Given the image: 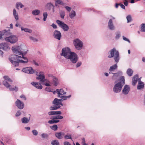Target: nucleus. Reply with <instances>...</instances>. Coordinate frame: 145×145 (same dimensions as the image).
I'll list each match as a JSON object with an SVG mask.
<instances>
[{"mask_svg": "<svg viewBox=\"0 0 145 145\" xmlns=\"http://www.w3.org/2000/svg\"><path fill=\"white\" fill-rule=\"evenodd\" d=\"M21 29L22 31H24L25 32L31 33L32 32V31L31 29L26 28H24L23 27H21Z\"/></svg>", "mask_w": 145, "mask_h": 145, "instance_id": "c756f323", "label": "nucleus"}, {"mask_svg": "<svg viewBox=\"0 0 145 145\" xmlns=\"http://www.w3.org/2000/svg\"><path fill=\"white\" fill-rule=\"evenodd\" d=\"M43 20L45 21L46 20L48 14L46 12H45L43 13Z\"/></svg>", "mask_w": 145, "mask_h": 145, "instance_id": "37998d69", "label": "nucleus"}, {"mask_svg": "<svg viewBox=\"0 0 145 145\" xmlns=\"http://www.w3.org/2000/svg\"><path fill=\"white\" fill-rule=\"evenodd\" d=\"M81 64H82V63L81 62H80V61L78 62L77 63L76 65V67L78 68V67H80L81 66Z\"/></svg>", "mask_w": 145, "mask_h": 145, "instance_id": "052dcab7", "label": "nucleus"}, {"mask_svg": "<svg viewBox=\"0 0 145 145\" xmlns=\"http://www.w3.org/2000/svg\"><path fill=\"white\" fill-rule=\"evenodd\" d=\"M61 112L60 111H52L49 112H48V114L49 116H51L54 115L61 114Z\"/></svg>", "mask_w": 145, "mask_h": 145, "instance_id": "b1692460", "label": "nucleus"}, {"mask_svg": "<svg viewBox=\"0 0 145 145\" xmlns=\"http://www.w3.org/2000/svg\"><path fill=\"white\" fill-rule=\"evenodd\" d=\"M122 72L120 71H118L116 73H114V76H112V78H114V77H118L119 76V75H122Z\"/></svg>", "mask_w": 145, "mask_h": 145, "instance_id": "e433bc0d", "label": "nucleus"}, {"mask_svg": "<svg viewBox=\"0 0 145 145\" xmlns=\"http://www.w3.org/2000/svg\"><path fill=\"white\" fill-rule=\"evenodd\" d=\"M59 121V120H50L48 121V123L50 124L55 123L58 122Z\"/></svg>", "mask_w": 145, "mask_h": 145, "instance_id": "79ce46f5", "label": "nucleus"}, {"mask_svg": "<svg viewBox=\"0 0 145 145\" xmlns=\"http://www.w3.org/2000/svg\"><path fill=\"white\" fill-rule=\"evenodd\" d=\"M82 143L83 145H86V144L85 143V141L84 138H83L82 139Z\"/></svg>", "mask_w": 145, "mask_h": 145, "instance_id": "774afa93", "label": "nucleus"}, {"mask_svg": "<svg viewBox=\"0 0 145 145\" xmlns=\"http://www.w3.org/2000/svg\"><path fill=\"white\" fill-rule=\"evenodd\" d=\"M123 40L125 41H127L129 43H130L131 42L127 38H126L124 36H123Z\"/></svg>", "mask_w": 145, "mask_h": 145, "instance_id": "864d4df0", "label": "nucleus"}, {"mask_svg": "<svg viewBox=\"0 0 145 145\" xmlns=\"http://www.w3.org/2000/svg\"><path fill=\"white\" fill-rule=\"evenodd\" d=\"M52 145H59V143L57 140H54L51 142Z\"/></svg>", "mask_w": 145, "mask_h": 145, "instance_id": "58836bf2", "label": "nucleus"}, {"mask_svg": "<svg viewBox=\"0 0 145 145\" xmlns=\"http://www.w3.org/2000/svg\"><path fill=\"white\" fill-rule=\"evenodd\" d=\"M42 71H39V74L36 77L37 80H40V82L42 81L45 78V76Z\"/></svg>", "mask_w": 145, "mask_h": 145, "instance_id": "6ab92c4d", "label": "nucleus"}, {"mask_svg": "<svg viewBox=\"0 0 145 145\" xmlns=\"http://www.w3.org/2000/svg\"><path fill=\"white\" fill-rule=\"evenodd\" d=\"M13 15L16 20H18L19 19V18L18 13L15 8L13 9Z\"/></svg>", "mask_w": 145, "mask_h": 145, "instance_id": "5701e85b", "label": "nucleus"}, {"mask_svg": "<svg viewBox=\"0 0 145 145\" xmlns=\"http://www.w3.org/2000/svg\"><path fill=\"white\" fill-rule=\"evenodd\" d=\"M33 135L35 136H37L38 135V132L37 130L35 129L33 130L32 131Z\"/></svg>", "mask_w": 145, "mask_h": 145, "instance_id": "603ef678", "label": "nucleus"}, {"mask_svg": "<svg viewBox=\"0 0 145 145\" xmlns=\"http://www.w3.org/2000/svg\"><path fill=\"white\" fill-rule=\"evenodd\" d=\"M118 68L117 64H115L111 66L109 69V71L110 72L113 71Z\"/></svg>", "mask_w": 145, "mask_h": 145, "instance_id": "bb28decb", "label": "nucleus"}, {"mask_svg": "<svg viewBox=\"0 0 145 145\" xmlns=\"http://www.w3.org/2000/svg\"><path fill=\"white\" fill-rule=\"evenodd\" d=\"M5 40L7 42H9L11 44H14L17 41L18 39L17 36L12 35L5 38Z\"/></svg>", "mask_w": 145, "mask_h": 145, "instance_id": "6e6552de", "label": "nucleus"}, {"mask_svg": "<svg viewBox=\"0 0 145 145\" xmlns=\"http://www.w3.org/2000/svg\"><path fill=\"white\" fill-rule=\"evenodd\" d=\"M29 38L30 40L33 42H37L38 41V40L37 39L32 36H29Z\"/></svg>", "mask_w": 145, "mask_h": 145, "instance_id": "a19ab883", "label": "nucleus"}, {"mask_svg": "<svg viewBox=\"0 0 145 145\" xmlns=\"http://www.w3.org/2000/svg\"><path fill=\"white\" fill-rule=\"evenodd\" d=\"M3 78L5 80H8V81L9 82H12V80L10 79L8 76H3Z\"/></svg>", "mask_w": 145, "mask_h": 145, "instance_id": "49530a36", "label": "nucleus"}, {"mask_svg": "<svg viewBox=\"0 0 145 145\" xmlns=\"http://www.w3.org/2000/svg\"><path fill=\"white\" fill-rule=\"evenodd\" d=\"M126 72L128 76H131L132 75L133 71L132 69L129 68L127 70Z\"/></svg>", "mask_w": 145, "mask_h": 145, "instance_id": "7c9ffc66", "label": "nucleus"}, {"mask_svg": "<svg viewBox=\"0 0 145 145\" xmlns=\"http://www.w3.org/2000/svg\"><path fill=\"white\" fill-rule=\"evenodd\" d=\"M0 48L4 51H8L10 49V48L7 43H2L0 44Z\"/></svg>", "mask_w": 145, "mask_h": 145, "instance_id": "9b49d317", "label": "nucleus"}, {"mask_svg": "<svg viewBox=\"0 0 145 145\" xmlns=\"http://www.w3.org/2000/svg\"><path fill=\"white\" fill-rule=\"evenodd\" d=\"M53 36L56 39L60 40L61 37V35L60 32L58 30H55L53 33Z\"/></svg>", "mask_w": 145, "mask_h": 145, "instance_id": "f8f14e48", "label": "nucleus"}, {"mask_svg": "<svg viewBox=\"0 0 145 145\" xmlns=\"http://www.w3.org/2000/svg\"><path fill=\"white\" fill-rule=\"evenodd\" d=\"M125 84V78L124 76H121L120 82L116 84L113 88V91L116 93H120L121 91L123 86Z\"/></svg>", "mask_w": 145, "mask_h": 145, "instance_id": "f03ea898", "label": "nucleus"}, {"mask_svg": "<svg viewBox=\"0 0 145 145\" xmlns=\"http://www.w3.org/2000/svg\"><path fill=\"white\" fill-rule=\"evenodd\" d=\"M63 101V99H58L57 98H55L52 102V103L54 105L50 107V109L51 110H53L60 108L61 105H63L61 102Z\"/></svg>", "mask_w": 145, "mask_h": 145, "instance_id": "20e7f679", "label": "nucleus"}, {"mask_svg": "<svg viewBox=\"0 0 145 145\" xmlns=\"http://www.w3.org/2000/svg\"><path fill=\"white\" fill-rule=\"evenodd\" d=\"M41 136L42 138H47L48 137V135L47 134L43 133L41 134Z\"/></svg>", "mask_w": 145, "mask_h": 145, "instance_id": "a18cd8bd", "label": "nucleus"}, {"mask_svg": "<svg viewBox=\"0 0 145 145\" xmlns=\"http://www.w3.org/2000/svg\"><path fill=\"white\" fill-rule=\"evenodd\" d=\"M33 73H35L36 74L37 76H38L39 74V71L37 69L34 70L33 69Z\"/></svg>", "mask_w": 145, "mask_h": 145, "instance_id": "8fccbe9b", "label": "nucleus"}, {"mask_svg": "<svg viewBox=\"0 0 145 145\" xmlns=\"http://www.w3.org/2000/svg\"><path fill=\"white\" fill-rule=\"evenodd\" d=\"M51 128L54 131H56L57 129V126L56 125H54L51 127Z\"/></svg>", "mask_w": 145, "mask_h": 145, "instance_id": "3c124183", "label": "nucleus"}, {"mask_svg": "<svg viewBox=\"0 0 145 145\" xmlns=\"http://www.w3.org/2000/svg\"><path fill=\"white\" fill-rule=\"evenodd\" d=\"M76 15V13L74 11L72 10V11L69 14L70 17L71 19L72 18L74 17Z\"/></svg>", "mask_w": 145, "mask_h": 145, "instance_id": "f704fd0d", "label": "nucleus"}, {"mask_svg": "<svg viewBox=\"0 0 145 145\" xmlns=\"http://www.w3.org/2000/svg\"><path fill=\"white\" fill-rule=\"evenodd\" d=\"M115 39L116 40H118L121 37V32L120 31H116L115 33Z\"/></svg>", "mask_w": 145, "mask_h": 145, "instance_id": "473e14b6", "label": "nucleus"}, {"mask_svg": "<svg viewBox=\"0 0 145 145\" xmlns=\"http://www.w3.org/2000/svg\"><path fill=\"white\" fill-rule=\"evenodd\" d=\"M64 135V133L63 132L56 133H55V136L58 139H61L63 138V136Z\"/></svg>", "mask_w": 145, "mask_h": 145, "instance_id": "412c9836", "label": "nucleus"}, {"mask_svg": "<svg viewBox=\"0 0 145 145\" xmlns=\"http://www.w3.org/2000/svg\"><path fill=\"white\" fill-rule=\"evenodd\" d=\"M40 82L42 84V83H43L44 82H50L48 80H47L46 79H45L44 78V79L43 80V81H41Z\"/></svg>", "mask_w": 145, "mask_h": 145, "instance_id": "13d9d810", "label": "nucleus"}, {"mask_svg": "<svg viewBox=\"0 0 145 145\" xmlns=\"http://www.w3.org/2000/svg\"><path fill=\"white\" fill-rule=\"evenodd\" d=\"M121 7L124 9H125V6L121 4H120Z\"/></svg>", "mask_w": 145, "mask_h": 145, "instance_id": "338daca9", "label": "nucleus"}, {"mask_svg": "<svg viewBox=\"0 0 145 145\" xmlns=\"http://www.w3.org/2000/svg\"><path fill=\"white\" fill-rule=\"evenodd\" d=\"M114 57L115 61L116 63H118L120 59L119 53L115 48L111 50L108 53V57L110 58Z\"/></svg>", "mask_w": 145, "mask_h": 145, "instance_id": "7ed1b4c3", "label": "nucleus"}, {"mask_svg": "<svg viewBox=\"0 0 145 145\" xmlns=\"http://www.w3.org/2000/svg\"><path fill=\"white\" fill-rule=\"evenodd\" d=\"M48 77L51 78H52V79L54 78V77L55 76H53L52 74H49L48 75Z\"/></svg>", "mask_w": 145, "mask_h": 145, "instance_id": "0e129e2a", "label": "nucleus"}, {"mask_svg": "<svg viewBox=\"0 0 145 145\" xmlns=\"http://www.w3.org/2000/svg\"><path fill=\"white\" fill-rule=\"evenodd\" d=\"M67 59H70L72 63H75L78 60V56L75 53L72 52Z\"/></svg>", "mask_w": 145, "mask_h": 145, "instance_id": "423d86ee", "label": "nucleus"}, {"mask_svg": "<svg viewBox=\"0 0 145 145\" xmlns=\"http://www.w3.org/2000/svg\"><path fill=\"white\" fill-rule=\"evenodd\" d=\"M31 84L38 89H41L42 88V87L40 83L32 82Z\"/></svg>", "mask_w": 145, "mask_h": 145, "instance_id": "aec40b11", "label": "nucleus"}, {"mask_svg": "<svg viewBox=\"0 0 145 145\" xmlns=\"http://www.w3.org/2000/svg\"><path fill=\"white\" fill-rule=\"evenodd\" d=\"M22 122L24 123H28L29 121V119L27 118L24 117L21 119Z\"/></svg>", "mask_w": 145, "mask_h": 145, "instance_id": "72a5a7b5", "label": "nucleus"}, {"mask_svg": "<svg viewBox=\"0 0 145 145\" xmlns=\"http://www.w3.org/2000/svg\"><path fill=\"white\" fill-rule=\"evenodd\" d=\"M60 16L61 18L63 19L65 15V13L63 11H61L59 12Z\"/></svg>", "mask_w": 145, "mask_h": 145, "instance_id": "4c0bfd02", "label": "nucleus"}, {"mask_svg": "<svg viewBox=\"0 0 145 145\" xmlns=\"http://www.w3.org/2000/svg\"><path fill=\"white\" fill-rule=\"evenodd\" d=\"M126 18L127 20V22L129 23L131 22L132 20L131 18L130 15H129L126 17Z\"/></svg>", "mask_w": 145, "mask_h": 145, "instance_id": "de8ad7c7", "label": "nucleus"}, {"mask_svg": "<svg viewBox=\"0 0 145 145\" xmlns=\"http://www.w3.org/2000/svg\"><path fill=\"white\" fill-rule=\"evenodd\" d=\"M10 30L9 29L7 31L4 30L3 31H0V39L3 38L5 39V38L8 37L10 34Z\"/></svg>", "mask_w": 145, "mask_h": 145, "instance_id": "9d476101", "label": "nucleus"}, {"mask_svg": "<svg viewBox=\"0 0 145 145\" xmlns=\"http://www.w3.org/2000/svg\"><path fill=\"white\" fill-rule=\"evenodd\" d=\"M56 22L59 26L60 28H61L64 31H67L69 30V27L66 24H65L63 22L59 20H57L56 21Z\"/></svg>", "mask_w": 145, "mask_h": 145, "instance_id": "1a4fd4ad", "label": "nucleus"}, {"mask_svg": "<svg viewBox=\"0 0 145 145\" xmlns=\"http://www.w3.org/2000/svg\"><path fill=\"white\" fill-rule=\"evenodd\" d=\"M63 117L60 115H58V116H52L50 119L52 120H57V119H63Z\"/></svg>", "mask_w": 145, "mask_h": 145, "instance_id": "cd10ccee", "label": "nucleus"}, {"mask_svg": "<svg viewBox=\"0 0 145 145\" xmlns=\"http://www.w3.org/2000/svg\"><path fill=\"white\" fill-rule=\"evenodd\" d=\"M52 82L53 85L55 86H57L59 84V80L55 76L52 79Z\"/></svg>", "mask_w": 145, "mask_h": 145, "instance_id": "393cba45", "label": "nucleus"}, {"mask_svg": "<svg viewBox=\"0 0 145 145\" xmlns=\"http://www.w3.org/2000/svg\"><path fill=\"white\" fill-rule=\"evenodd\" d=\"M9 90L10 91H12L14 90L16 92L18 91V89L16 86H15V88H12L11 87H9Z\"/></svg>", "mask_w": 145, "mask_h": 145, "instance_id": "c03bdc74", "label": "nucleus"}, {"mask_svg": "<svg viewBox=\"0 0 145 145\" xmlns=\"http://www.w3.org/2000/svg\"><path fill=\"white\" fill-rule=\"evenodd\" d=\"M12 49L14 53L20 55H15L9 58V60L14 67L18 66L19 63L24 64L28 62V59L24 56L27 51H24L21 47L19 46H13Z\"/></svg>", "mask_w": 145, "mask_h": 145, "instance_id": "f257e3e1", "label": "nucleus"}, {"mask_svg": "<svg viewBox=\"0 0 145 145\" xmlns=\"http://www.w3.org/2000/svg\"><path fill=\"white\" fill-rule=\"evenodd\" d=\"M22 71L25 73L30 74H33V68L31 67L23 68Z\"/></svg>", "mask_w": 145, "mask_h": 145, "instance_id": "ddd939ff", "label": "nucleus"}, {"mask_svg": "<svg viewBox=\"0 0 145 145\" xmlns=\"http://www.w3.org/2000/svg\"><path fill=\"white\" fill-rule=\"evenodd\" d=\"M21 112L20 110H19L16 113V117H18L21 114Z\"/></svg>", "mask_w": 145, "mask_h": 145, "instance_id": "6e6d98bb", "label": "nucleus"}, {"mask_svg": "<svg viewBox=\"0 0 145 145\" xmlns=\"http://www.w3.org/2000/svg\"><path fill=\"white\" fill-rule=\"evenodd\" d=\"M45 90L47 91H50L51 88L49 87H46L45 88Z\"/></svg>", "mask_w": 145, "mask_h": 145, "instance_id": "69168bd1", "label": "nucleus"}, {"mask_svg": "<svg viewBox=\"0 0 145 145\" xmlns=\"http://www.w3.org/2000/svg\"><path fill=\"white\" fill-rule=\"evenodd\" d=\"M65 8L69 12L70 11L71 9V7L67 6H65Z\"/></svg>", "mask_w": 145, "mask_h": 145, "instance_id": "4d7b16f0", "label": "nucleus"}, {"mask_svg": "<svg viewBox=\"0 0 145 145\" xmlns=\"http://www.w3.org/2000/svg\"><path fill=\"white\" fill-rule=\"evenodd\" d=\"M51 26H52L54 29H56L57 28V26L54 23L52 24V25H51Z\"/></svg>", "mask_w": 145, "mask_h": 145, "instance_id": "680f3d73", "label": "nucleus"}, {"mask_svg": "<svg viewBox=\"0 0 145 145\" xmlns=\"http://www.w3.org/2000/svg\"><path fill=\"white\" fill-rule=\"evenodd\" d=\"M3 84L7 88H9L10 87V85L6 80H4L3 82Z\"/></svg>", "mask_w": 145, "mask_h": 145, "instance_id": "ea45409f", "label": "nucleus"}, {"mask_svg": "<svg viewBox=\"0 0 145 145\" xmlns=\"http://www.w3.org/2000/svg\"><path fill=\"white\" fill-rule=\"evenodd\" d=\"M144 83L139 80L138 84L137 85V88L138 89H140L143 88L144 86Z\"/></svg>", "mask_w": 145, "mask_h": 145, "instance_id": "a878e982", "label": "nucleus"}, {"mask_svg": "<svg viewBox=\"0 0 145 145\" xmlns=\"http://www.w3.org/2000/svg\"><path fill=\"white\" fill-rule=\"evenodd\" d=\"M49 82H44L43 83H42V84L43 85H45L46 86H51V85L50 84H49Z\"/></svg>", "mask_w": 145, "mask_h": 145, "instance_id": "bf43d9fd", "label": "nucleus"}, {"mask_svg": "<svg viewBox=\"0 0 145 145\" xmlns=\"http://www.w3.org/2000/svg\"><path fill=\"white\" fill-rule=\"evenodd\" d=\"M130 90V88L129 86L126 85H125L122 91V93L125 95L127 94Z\"/></svg>", "mask_w": 145, "mask_h": 145, "instance_id": "a211bd4d", "label": "nucleus"}, {"mask_svg": "<svg viewBox=\"0 0 145 145\" xmlns=\"http://www.w3.org/2000/svg\"><path fill=\"white\" fill-rule=\"evenodd\" d=\"M64 145H71V144L68 142H64L63 143Z\"/></svg>", "mask_w": 145, "mask_h": 145, "instance_id": "e2e57ef3", "label": "nucleus"}, {"mask_svg": "<svg viewBox=\"0 0 145 145\" xmlns=\"http://www.w3.org/2000/svg\"><path fill=\"white\" fill-rule=\"evenodd\" d=\"M56 4L63 5V3L60 0H57L56 1Z\"/></svg>", "mask_w": 145, "mask_h": 145, "instance_id": "5fc2aeb1", "label": "nucleus"}, {"mask_svg": "<svg viewBox=\"0 0 145 145\" xmlns=\"http://www.w3.org/2000/svg\"><path fill=\"white\" fill-rule=\"evenodd\" d=\"M56 92L58 96L60 98H63V96L62 95L66 93V92H65L62 89H57L56 90Z\"/></svg>", "mask_w": 145, "mask_h": 145, "instance_id": "dca6fc26", "label": "nucleus"}, {"mask_svg": "<svg viewBox=\"0 0 145 145\" xmlns=\"http://www.w3.org/2000/svg\"><path fill=\"white\" fill-rule=\"evenodd\" d=\"M140 31L143 32H145V24L142 23L140 26Z\"/></svg>", "mask_w": 145, "mask_h": 145, "instance_id": "c9c22d12", "label": "nucleus"}, {"mask_svg": "<svg viewBox=\"0 0 145 145\" xmlns=\"http://www.w3.org/2000/svg\"><path fill=\"white\" fill-rule=\"evenodd\" d=\"M16 105L17 107L20 109H22L24 107V104L19 99H17L15 102Z\"/></svg>", "mask_w": 145, "mask_h": 145, "instance_id": "2eb2a0df", "label": "nucleus"}, {"mask_svg": "<svg viewBox=\"0 0 145 145\" xmlns=\"http://www.w3.org/2000/svg\"><path fill=\"white\" fill-rule=\"evenodd\" d=\"M24 7V5L20 2H18L16 3V7L18 10L19 9V8H21Z\"/></svg>", "mask_w": 145, "mask_h": 145, "instance_id": "c85d7f7f", "label": "nucleus"}, {"mask_svg": "<svg viewBox=\"0 0 145 145\" xmlns=\"http://www.w3.org/2000/svg\"><path fill=\"white\" fill-rule=\"evenodd\" d=\"M71 52H72L69 48L65 47L62 48L61 55L62 56H64L67 59Z\"/></svg>", "mask_w": 145, "mask_h": 145, "instance_id": "0eeeda50", "label": "nucleus"}, {"mask_svg": "<svg viewBox=\"0 0 145 145\" xmlns=\"http://www.w3.org/2000/svg\"><path fill=\"white\" fill-rule=\"evenodd\" d=\"M64 138L65 139H71L72 140V138L71 137V135H65L64 136Z\"/></svg>", "mask_w": 145, "mask_h": 145, "instance_id": "09e8293b", "label": "nucleus"}, {"mask_svg": "<svg viewBox=\"0 0 145 145\" xmlns=\"http://www.w3.org/2000/svg\"><path fill=\"white\" fill-rule=\"evenodd\" d=\"M54 6L51 3H47L45 6V9L47 10H50L52 9L53 12H54Z\"/></svg>", "mask_w": 145, "mask_h": 145, "instance_id": "4468645a", "label": "nucleus"}, {"mask_svg": "<svg viewBox=\"0 0 145 145\" xmlns=\"http://www.w3.org/2000/svg\"><path fill=\"white\" fill-rule=\"evenodd\" d=\"M73 44L76 49L81 50L83 46V42L78 39H76L73 41Z\"/></svg>", "mask_w": 145, "mask_h": 145, "instance_id": "39448f33", "label": "nucleus"}, {"mask_svg": "<svg viewBox=\"0 0 145 145\" xmlns=\"http://www.w3.org/2000/svg\"><path fill=\"white\" fill-rule=\"evenodd\" d=\"M40 13V11L38 9H35L33 10L32 12V14L34 15H38Z\"/></svg>", "mask_w": 145, "mask_h": 145, "instance_id": "2f4dec72", "label": "nucleus"}, {"mask_svg": "<svg viewBox=\"0 0 145 145\" xmlns=\"http://www.w3.org/2000/svg\"><path fill=\"white\" fill-rule=\"evenodd\" d=\"M108 27L110 30H115V27L113 24L112 19H110L109 20L108 23Z\"/></svg>", "mask_w": 145, "mask_h": 145, "instance_id": "f3484780", "label": "nucleus"}, {"mask_svg": "<svg viewBox=\"0 0 145 145\" xmlns=\"http://www.w3.org/2000/svg\"><path fill=\"white\" fill-rule=\"evenodd\" d=\"M138 74H136L134 75L132 78V85L135 86L136 85L138 80Z\"/></svg>", "mask_w": 145, "mask_h": 145, "instance_id": "4be33fe9", "label": "nucleus"}]
</instances>
